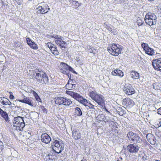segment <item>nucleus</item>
I'll use <instances>...</instances> for the list:
<instances>
[{
    "instance_id": "nucleus-1",
    "label": "nucleus",
    "mask_w": 161,
    "mask_h": 161,
    "mask_svg": "<svg viewBox=\"0 0 161 161\" xmlns=\"http://www.w3.org/2000/svg\"><path fill=\"white\" fill-rule=\"evenodd\" d=\"M29 74L32 77L36 79L38 84H46L48 82L49 79L45 73L42 70L36 69L35 70H30Z\"/></svg>"
},
{
    "instance_id": "nucleus-2",
    "label": "nucleus",
    "mask_w": 161,
    "mask_h": 161,
    "mask_svg": "<svg viewBox=\"0 0 161 161\" xmlns=\"http://www.w3.org/2000/svg\"><path fill=\"white\" fill-rule=\"evenodd\" d=\"M89 95L91 98L97 102L98 105L103 106L104 104V100L102 96L97 93L95 91H92L89 93Z\"/></svg>"
},
{
    "instance_id": "nucleus-3",
    "label": "nucleus",
    "mask_w": 161,
    "mask_h": 161,
    "mask_svg": "<svg viewBox=\"0 0 161 161\" xmlns=\"http://www.w3.org/2000/svg\"><path fill=\"white\" fill-rule=\"evenodd\" d=\"M108 50L112 55L116 56L121 53L122 47L119 45L113 44L108 47Z\"/></svg>"
},
{
    "instance_id": "nucleus-4",
    "label": "nucleus",
    "mask_w": 161,
    "mask_h": 161,
    "mask_svg": "<svg viewBox=\"0 0 161 161\" xmlns=\"http://www.w3.org/2000/svg\"><path fill=\"white\" fill-rule=\"evenodd\" d=\"M64 144L63 141L60 139L55 140L52 145V148L55 152L58 153H60L64 149Z\"/></svg>"
},
{
    "instance_id": "nucleus-5",
    "label": "nucleus",
    "mask_w": 161,
    "mask_h": 161,
    "mask_svg": "<svg viewBox=\"0 0 161 161\" xmlns=\"http://www.w3.org/2000/svg\"><path fill=\"white\" fill-rule=\"evenodd\" d=\"M157 17L153 13L148 12L145 16L144 19L147 24L151 26L155 25L156 23Z\"/></svg>"
},
{
    "instance_id": "nucleus-6",
    "label": "nucleus",
    "mask_w": 161,
    "mask_h": 161,
    "mask_svg": "<svg viewBox=\"0 0 161 161\" xmlns=\"http://www.w3.org/2000/svg\"><path fill=\"white\" fill-rule=\"evenodd\" d=\"M13 125L17 130H21L25 126L23 118L18 116L14 118Z\"/></svg>"
},
{
    "instance_id": "nucleus-7",
    "label": "nucleus",
    "mask_w": 161,
    "mask_h": 161,
    "mask_svg": "<svg viewBox=\"0 0 161 161\" xmlns=\"http://www.w3.org/2000/svg\"><path fill=\"white\" fill-rule=\"evenodd\" d=\"M55 102L56 104L59 105H63L69 106L72 103V101L66 97H57L55 99Z\"/></svg>"
},
{
    "instance_id": "nucleus-8",
    "label": "nucleus",
    "mask_w": 161,
    "mask_h": 161,
    "mask_svg": "<svg viewBox=\"0 0 161 161\" xmlns=\"http://www.w3.org/2000/svg\"><path fill=\"white\" fill-rule=\"evenodd\" d=\"M127 137L135 144L140 143L142 142V139L136 133L132 131L129 132L127 134Z\"/></svg>"
},
{
    "instance_id": "nucleus-9",
    "label": "nucleus",
    "mask_w": 161,
    "mask_h": 161,
    "mask_svg": "<svg viewBox=\"0 0 161 161\" xmlns=\"http://www.w3.org/2000/svg\"><path fill=\"white\" fill-rule=\"evenodd\" d=\"M125 93L128 95H132L135 93V89L130 84H125L123 88Z\"/></svg>"
},
{
    "instance_id": "nucleus-10",
    "label": "nucleus",
    "mask_w": 161,
    "mask_h": 161,
    "mask_svg": "<svg viewBox=\"0 0 161 161\" xmlns=\"http://www.w3.org/2000/svg\"><path fill=\"white\" fill-rule=\"evenodd\" d=\"M52 37H53L57 40H55V42L57 45L59 46L61 48H65L66 43L62 39V37H58L57 35L51 36Z\"/></svg>"
},
{
    "instance_id": "nucleus-11",
    "label": "nucleus",
    "mask_w": 161,
    "mask_h": 161,
    "mask_svg": "<svg viewBox=\"0 0 161 161\" xmlns=\"http://www.w3.org/2000/svg\"><path fill=\"white\" fill-rule=\"evenodd\" d=\"M141 46L147 54L151 56H152L155 53L154 49L150 48L147 44L143 43L142 44Z\"/></svg>"
},
{
    "instance_id": "nucleus-12",
    "label": "nucleus",
    "mask_w": 161,
    "mask_h": 161,
    "mask_svg": "<svg viewBox=\"0 0 161 161\" xmlns=\"http://www.w3.org/2000/svg\"><path fill=\"white\" fill-rule=\"evenodd\" d=\"M139 148V147L138 146L133 144H130L127 147V151L131 153H138Z\"/></svg>"
},
{
    "instance_id": "nucleus-13",
    "label": "nucleus",
    "mask_w": 161,
    "mask_h": 161,
    "mask_svg": "<svg viewBox=\"0 0 161 161\" xmlns=\"http://www.w3.org/2000/svg\"><path fill=\"white\" fill-rule=\"evenodd\" d=\"M36 10L38 13L45 14L47 13L50 10V8L48 5L46 4L42 6H39Z\"/></svg>"
},
{
    "instance_id": "nucleus-14",
    "label": "nucleus",
    "mask_w": 161,
    "mask_h": 161,
    "mask_svg": "<svg viewBox=\"0 0 161 161\" xmlns=\"http://www.w3.org/2000/svg\"><path fill=\"white\" fill-rule=\"evenodd\" d=\"M152 64L155 69L161 72V58L154 60Z\"/></svg>"
},
{
    "instance_id": "nucleus-15",
    "label": "nucleus",
    "mask_w": 161,
    "mask_h": 161,
    "mask_svg": "<svg viewBox=\"0 0 161 161\" xmlns=\"http://www.w3.org/2000/svg\"><path fill=\"white\" fill-rule=\"evenodd\" d=\"M68 77L69 78V80L68 81V83L65 86L66 88L68 90H71L72 89H74L75 88V84H74V82H73L71 79H70V75H69L70 76L69 77V74L68 73L67 74Z\"/></svg>"
},
{
    "instance_id": "nucleus-16",
    "label": "nucleus",
    "mask_w": 161,
    "mask_h": 161,
    "mask_svg": "<svg viewBox=\"0 0 161 161\" xmlns=\"http://www.w3.org/2000/svg\"><path fill=\"white\" fill-rule=\"evenodd\" d=\"M18 101L22 103L28 104L29 105L33 107V102L32 100L28 97L24 96L22 99H19Z\"/></svg>"
},
{
    "instance_id": "nucleus-17",
    "label": "nucleus",
    "mask_w": 161,
    "mask_h": 161,
    "mask_svg": "<svg viewBox=\"0 0 161 161\" xmlns=\"http://www.w3.org/2000/svg\"><path fill=\"white\" fill-rule=\"evenodd\" d=\"M66 93L67 94L70 95L72 97L78 101L82 97L78 93L70 91H66Z\"/></svg>"
},
{
    "instance_id": "nucleus-18",
    "label": "nucleus",
    "mask_w": 161,
    "mask_h": 161,
    "mask_svg": "<svg viewBox=\"0 0 161 161\" xmlns=\"http://www.w3.org/2000/svg\"><path fill=\"white\" fill-rule=\"evenodd\" d=\"M28 45L32 48L36 50L38 48V45L34 41H32L30 38L26 39Z\"/></svg>"
},
{
    "instance_id": "nucleus-19",
    "label": "nucleus",
    "mask_w": 161,
    "mask_h": 161,
    "mask_svg": "<svg viewBox=\"0 0 161 161\" xmlns=\"http://www.w3.org/2000/svg\"><path fill=\"white\" fill-rule=\"evenodd\" d=\"M72 135L73 138L76 140L81 138V134L78 129H75L72 130Z\"/></svg>"
},
{
    "instance_id": "nucleus-20",
    "label": "nucleus",
    "mask_w": 161,
    "mask_h": 161,
    "mask_svg": "<svg viewBox=\"0 0 161 161\" xmlns=\"http://www.w3.org/2000/svg\"><path fill=\"white\" fill-rule=\"evenodd\" d=\"M147 141L152 145H154L156 142V139L154 136L151 134H148L146 136Z\"/></svg>"
},
{
    "instance_id": "nucleus-21",
    "label": "nucleus",
    "mask_w": 161,
    "mask_h": 161,
    "mask_svg": "<svg viewBox=\"0 0 161 161\" xmlns=\"http://www.w3.org/2000/svg\"><path fill=\"white\" fill-rule=\"evenodd\" d=\"M122 103L126 107L129 106V107L134 104L133 102L129 98H126L123 99Z\"/></svg>"
},
{
    "instance_id": "nucleus-22",
    "label": "nucleus",
    "mask_w": 161,
    "mask_h": 161,
    "mask_svg": "<svg viewBox=\"0 0 161 161\" xmlns=\"http://www.w3.org/2000/svg\"><path fill=\"white\" fill-rule=\"evenodd\" d=\"M41 140L44 143H48L51 141V138L47 134L44 133L41 136Z\"/></svg>"
},
{
    "instance_id": "nucleus-23",
    "label": "nucleus",
    "mask_w": 161,
    "mask_h": 161,
    "mask_svg": "<svg viewBox=\"0 0 161 161\" xmlns=\"http://www.w3.org/2000/svg\"><path fill=\"white\" fill-rule=\"evenodd\" d=\"M112 75L114 76H118L120 77H122L124 75L123 72L119 69H115L111 72Z\"/></svg>"
},
{
    "instance_id": "nucleus-24",
    "label": "nucleus",
    "mask_w": 161,
    "mask_h": 161,
    "mask_svg": "<svg viewBox=\"0 0 161 161\" xmlns=\"http://www.w3.org/2000/svg\"><path fill=\"white\" fill-rule=\"evenodd\" d=\"M130 76L134 79H138L139 78V74L137 72L132 71L130 72Z\"/></svg>"
},
{
    "instance_id": "nucleus-25",
    "label": "nucleus",
    "mask_w": 161,
    "mask_h": 161,
    "mask_svg": "<svg viewBox=\"0 0 161 161\" xmlns=\"http://www.w3.org/2000/svg\"><path fill=\"white\" fill-rule=\"evenodd\" d=\"M75 114L77 116H80L82 114L81 110L79 107H76L75 108Z\"/></svg>"
},
{
    "instance_id": "nucleus-26",
    "label": "nucleus",
    "mask_w": 161,
    "mask_h": 161,
    "mask_svg": "<svg viewBox=\"0 0 161 161\" xmlns=\"http://www.w3.org/2000/svg\"><path fill=\"white\" fill-rule=\"evenodd\" d=\"M50 50L51 51L52 53L55 55H58L59 54V52L57 50V48L55 47H53Z\"/></svg>"
},
{
    "instance_id": "nucleus-27",
    "label": "nucleus",
    "mask_w": 161,
    "mask_h": 161,
    "mask_svg": "<svg viewBox=\"0 0 161 161\" xmlns=\"http://www.w3.org/2000/svg\"><path fill=\"white\" fill-rule=\"evenodd\" d=\"M80 100L79 101V102L83 104L85 106H86L87 104H88V101L87 100H86L85 98H84L81 97Z\"/></svg>"
},
{
    "instance_id": "nucleus-28",
    "label": "nucleus",
    "mask_w": 161,
    "mask_h": 161,
    "mask_svg": "<svg viewBox=\"0 0 161 161\" xmlns=\"http://www.w3.org/2000/svg\"><path fill=\"white\" fill-rule=\"evenodd\" d=\"M60 66L62 68H61L64 69L66 70H67V69L69 66L68 65L66 64L63 62H61L60 63Z\"/></svg>"
},
{
    "instance_id": "nucleus-29",
    "label": "nucleus",
    "mask_w": 161,
    "mask_h": 161,
    "mask_svg": "<svg viewBox=\"0 0 161 161\" xmlns=\"http://www.w3.org/2000/svg\"><path fill=\"white\" fill-rule=\"evenodd\" d=\"M0 114L1 116L5 119V120L6 121H7L8 120V114L6 113L4 111Z\"/></svg>"
},
{
    "instance_id": "nucleus-30",
    "label": "nucleus",
    "mask_w": 161,
    "mask_h": 161,
    "mask_svg": "<svg viewBox=\"0 0 161 161\" xmlns=\"http://www.w3.org/2000/svg\"><path fill=\"white\" fill-rule=\"evenodd\" d=\"M32 91L33 92V93L34 94V96L35 97V98L36 99L38 102H41V99L39 97L38 95V94L34 91Z\"/></svg>"
},
{
    "instance_id": "nucleus-31",
    "label": "nucleus",
    "mask_w": 161,
    "mask_h": 161,
    "mask_svg": "<svg viewBox=\"0 0 161 161\" xmlns=\"http://www.w3.org/2000/svg\"><path fill=\"white\" fill-rule=\"evenodd\" d=\"M6 99L7 98L4 97H3V98L0 97V103L3 105H6L7 101H6Z\"/></svg>"
},
{
    "instance_id": "nucleus-32",
    "label": "nucleus",
    "mask_w": 161,
    "mask_h": 161,
    "mask_svg": "<svg viewBox=\"0 0 161 161\" xmlns=\"http://www.w3.org/2000/svg\"><path fill=\"white\" fill-rule=\"evenodd\" d=\"M153 88L155 89L158 90L160 88V86L158 83H155L153 84Z\"/></svg>"
},
{
    "instance_id": "nucleus-33",
    "label": "nucleus",
    "mask_w": 161,
    "mask_h": 161,
    "mask_svg": "<svg viewBox=\"0 0 161 161\" xmlns=\"http://www.w3.org/2000/svg\"><path fill=\"white\" fill-rule=\"evenodd\" d=\"M73 4L74 7L75 8H77L80 5L77 1L75 2L73 1Z\"/></svg>"
},
{
    "instance_id": "nucleus-34",
    "label": "nucleus",
    "mask_w": 161,
    "mask_h": 161,
    "mask_svg": "<svg viewBox=\"0 0 161 161\" xmlns=\"http://www.w3.org/2000/svg\"><path fill=\"white\" fill-rule=\"evenodd\" d=\"M46 46L48 47L50 50V49H51L54 46L53 44L51 42H49L46 44Z\"/></svg>"
},
{
    "instance_id": "nucleus-35",
    "label": "nucleus",
    "mask_w": 161,
    "mask_h": 161,
    "mask_svg": "<svg viewBox=\"0 0 161 161\" xmlns=\"http://www.w3.org/2000/svg\"><path fill=\"white\" fill-rule=\"evenodd\" d=\"M69 70L71 72H72L73 73H74L75 74H77V73L75 72L74 70L70 66H69V67L68 68V69H67V70Z\"/></svg>"
},
{
    "instance_id": "nucleus-36",
    "label": "nucleus",
    "mask_w": 161,
    "mask_h": 161,
    "mask_svg": "<svg viewBox=\"0 0 161 161\" xmlns=\"http://www.w3.org/2000/svg\"><path fill=\"white\" fill-rule=\"evenodd\" d=\"M86 106L88 107L91 109H94V106L89 103L88 102V104H87Z\"/></svg>"
},
{
    "instance_id": "nucleus-37",
    "label": "nucleus",
    "mask_w": 161,
    "mask_h": 161,
    "mask_svg": "<svg viewBox=\"0 0 161 161\" xmlns=\"http://www.w3.org/2000/svg\"><path fill=\"white\" fill-rule=\"evenodd\" d=\"M9 93L10 94L9 98L12 100L14 99V97L12 94V92H10Z\"/></svg>"
},
{
    "instance_id": "nucleus-38",
    "label": "nucleus",
    "mask_w": 161,
    "mask_h": 161,
    "mask_svg": "<svg viewBox=\"0 0 161 161\" xmlns=\"http://www.w3.org/2000/svg\"><path fill=\"white\" fill-rule=\"evenodd\" d=\"M65 70L64 69L61 68L60 70V71L61 72L65 74H67V71Z\"/></svg>"
},
{
    "instance_id": "nucleus-39",
    "label": "nucleus",
    "mask_w": 161,
    "mask_h": 161,
    "mask_svg": "<svg viewBox=\"0 0 161 161\" xmlns=\"http://www.w3.org/2000/svg\"><path fill=\"white\" fill-rule=\"evenodd\" d=\"M6 101H7V103H6V105H11V103L9 101V100L8 99H6Z\"/></svg>"
},
{
    "instance_id": "nucleus-40",
    "label": "nucleus",
    "mask_w": 161,
    "mask_h": 161,
    "mask_svg": "<svg viewBox=\"0 0 161 161\" xmlns=\"http://www.w3.org/2000/svg\"><path fill=\"white\" fill-rule=\"evenodd\" d=\"M3 148V143L2 142H0V152L2 151V150Z\"/></svg>"
},
{
    "instance_id": "nucleus-41",
    "label": "nucleus",
    "mask_w": 161,
    "mask_h": 161,
    "mask_svg": "<svg viewBox=\"0 0 161 161\" xmlns=\"http://www.w3.org/2000/svg\"><path fill=\"white\" fill-rule=\"evenodd\" d=\"M103 108L107 112L108 114H111V113L107 110V109L106 108L105 106H104Z\"/></svg>"
},
{
    "instance_id": "nucleus-42",
    "label": "nucleus",
    "mask_w": 161,
    "mask_h": 161,
    "mask_svg": "<svg viewBox=\"0 0 161 161\" xmlns=\"http://www.w3.org/2000/svg\"><path fill=\"white\" fill-rule=\"evenodd\" d=\"M158 113L161 115V108L158 109Z\"/></svg>"
},
{
    "instance_id": "nucleus-43",
    "label": "nucleus",
    "mask_w": 161,
    "mask_h": 161,
    "mask_svg": "<svg viewBox=\"0 0 161 161\" xmlns=\"http://www.w3.org/2000/svg\"><path fill=\"white\" fill-rule=\"evenodd\" d=\"M95 51V49H91L89 51V52L91 53H94L95 52L94 51Z\"/></svg>"
},
{
    "instance_id": "nucleus-44",
    "label": "nucleus",
    "mask_w": 161,
    "mask_h": 161,
    "mask_svg": "<svg viewBox=\"0 0 161 161\" xmlns=\"http://www.w3.org/2000/svg\"><path fill=\"white\" fill-rule=\"evenodd\" d=\"M4 111H3L2 109H1L0 108V114H1L2 113H3Z\"/></svg>"
},
{
    "instance_id": "nucleus-45",
    "label": "nucleus",
    "mask_w": 161,
    "mask_h": 161,
    "mask_svg": "<svg viewBox=\"0 0 161 161\" xmlns=\"http://www.w3.org/2000/svg\"><path fill=\"white\" fill-rule=\"evenodd\" d=\"M75 59L78 62L79 61V58H77V57Z\"/></svg>"
},
{
    "instance_id": "nucleus-46",
    "label": "nucleus",
    "mask_w": 161,
    "mask_h": 161,
    "mask_svg": "<svg viewBox=\"0 0 161 161\" xmlns=\"http://www.w3.org/2000/svg\"><path fill=\"white\" fill-rule=\"evenodd\" d=\"M81 161H87L86 159H83L81 160Z\"/></svg>"
},
{
    "instance_id": "nucleus-47",
    "label": "nucleus",
    "mask_w": 161,
    "mask_h": 161,
    "mask_svg": "<svg viewBox=\"0 0 161 161\" xmlns=\"http://www.w3.org/2000/svg\"><path fill=\"white\" fill-rule=\"evenodd\" d=\"M46 110H47L45 108H44L43 109V111H46Z\"/></svg>"
},
{
    "instance_id": "nucleus-48",
    "label": "nucleus",
    "mask_w": 161,
    "mask_h": 161,
    "mask_svg": "<svg viewBox=\"0 0 161 161\" xmlns=\"http://www.w3.org/2000/svg\"><path fill=\"white\" fill-rule=\"evenodd\" d=\"M117 34V33H115L114 34V35H116Z\"/></svg>"
},
{
    "instance_id": "nucleus-49",
    "label": "nucleus",
    "mask_w": 161,
    "mask_h": 161,
    "mask_svg": "<svg viewBox=\"0 0 161 161\" xmlns=\"http://www.w3.org/2000/svg\"><path fill=\"white\" fill-rule=\"evenodd\" d=\"M99 116H99V115H98V116H97V117L98 118Z\"/></svg>"
},
{
    "instance_id": "nucleus-50",
    "label": "nucleus",
    "mask_w": 161,
    "mask_h": 161,
    "mask_svg": "<svg viewBox=\"0 0 161 161\" xmlns=\"http://www.w3.org/2000/svg\"><path fill=\"white\" fill-rule=\"evenodd\" d=\"M159 119V121H160V120H161V119Z\"/></svg>"
},
{
    "instance_id": "nucleus-51",
    "label": "nucleus",
    "mask_w": 161,
    "mask_h": 161,
    "mask_svg": "<svg viewBox=\"0 0 161 161\" xmlns=\"http://www.w3.org/2000/svg\"><path fill=\"white\" fill-rule=\"evenodd\" d=\"M139 156L141 158V156H140V154H139Z\"/></svg>"
},
{
    "instance_id": "nucleus-52",
    "label": "nucleus",
    "mask_w": 161,
    "mask_h": 161,
    "mask_svg": "<svg viewBox=\"0 0 161 161\" xmlns=\"http://www.w3.org/2000/svg\"><path fill=\"white\" fill-rule=\"evenodd\" d=\"M158 53H157V54H157V55H158Z\"/></svg>"
},
{
    "instance_id": "nucleus-53",
    "label": "nucleus",
    "mask_w": 161,
    "mask_h": 161,
    "mask_svg": "<svg viewBox=\"0 0 161 161\" xmlns=\"http://www.w3.org/2000/svg\"><path fill=\"white\" fill-rule=\"evenodd\" d=\"M41 3V4H42V3Z\"/></svg>"
},
{
    "instance_id": "nucleus-54",
    "label": "nucleus",
    "mask_w": 161,
    "mask_h": 161,
    "mask_svg": "<svg viewBox=\"0 0 161 161\" xmlns=\"http://www.w3.org/2000/svg\"><path fill=\"white\" fill-rule=\"evenodd\" d=\"M155 161H158V160H155Z\"/></svg>"
}]
</instances>
